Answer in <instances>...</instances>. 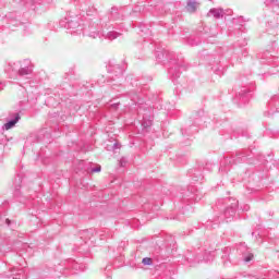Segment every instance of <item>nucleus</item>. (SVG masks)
<instances>
[{
  "mask_svg": "<svg viewBox=\"0 0 279 279\" xmlns=\"http://www.w3.org/2000/svg\"><path fill=\"white\" fill-rule=\"evenodd\" d=\"M19 116L15 118V120L8 122L7 124H4L5 130H12V128H14L16 125V123H19Z\"/></svg>",
  "mask_w": 279,
  "mask_h": 279,
  "instance_id": "nucleus-2",
  "label": "nucleus"
},
{
  "mask_svg": "<svg viewBox=\"0 0 279 279\" xmlns=\"http://www.w3.org/2000/svg\"><path fill=\"white\" fill-rule=\"evenodd\" d=\"M142 263H143V265H151V258L145 257V258H143Z\"/></svg>",
  "mask_w": 279,
  "mask_h": 279,
  "instance_id": "nucleus-3",
  "label": "nucleus"
},
{
  "mask_svg": "<svg viewBox=\"0 0 279 279\" xmlns=\"http://www.w3.org/2000/svg\"><path fill=\"white\" fill-rule=\"evenodd\" d=\"M186 10L187 12L190 13H193V12H197V2L195 1H190L186 5Z\"/></svg>",
  "mask_w": 279,
  "mask_h": 279,
  "instance_id": "nucleus-1",
  "label": "nucleus"
},
{
  "mask_svg": "<svg viewBox=\"0 0 279 279\" xmlns=\"http://www.w3.org/2000/svg\"><path fill=\"white\" fill-rule=\"evenodd\" d=\"M99 171H101V166H98L93 170L94 173H99Z\"/></svg>",
  "mask_w": 279,
  "mask_h": 279,
  "instance_id": "nucleus-5",
  "label": "nucleus"
},
{
  "mask_svg": "<svg viewBox=\"0 0 279 279\" xmlns=\"http://www.w3.org/2000/svg\"><path fill=\"white\" fill-rule=\"evenodd\" d=\"M254 258L253 254H250L248 256L245 257V263H250Z\"/></svg>",
  "mask_w": 279,
  "mask_h": 279,
  "instance_id": "nucleus-4",
  "label": "nucleus"
}]
</instances>
